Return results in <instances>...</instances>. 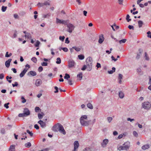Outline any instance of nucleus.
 Returning a JSON list of instances; mask_svg holds the SVG:
<instances>
[{
	"label": "nucleus",
	"instance_id": "nucleus-61",
	"mask_svg": "<svg viewBox=\"0 0 151 151\" xmlns=\"http://www.w3.org/2000/svg\"><path fill=\"white\" fill-rule=\"evenodd\" d=\"M128 27L130 29H132L133 30L134 29V27L132 25H129L128 26Z\"/></svg>",
	"mask_w": 151,
	"mask_h": 151
},
{
	"label": "nucleus",
	"instance_id": "nucleus-20",
	"mask_svg": "<svg viewBox=\"0 0 151 151\" xmlns=\"http://www.w3.org/2000/svg\"><path fill=\"white\" fill-rule=\"evenodd\" d=\"M139 27L140 28L142 27L143 24V22L141 20H139L138 22Z\"/></svg>",
	"mask_w": 151,
	"mask_h": 151
},
{
	"label": "nucleus",
	"instance_id": "nucleus-39",
	"mask_svg": "<svg viewBox=\"0 0 151 151\" xmlns=\"http://www.w3.org/2000/svg\"><path fill=\"white\" fill-rule=\"evenodd\" d=\"M130 17V16L129 14H127L126 16V19L127 22H129L130 21H131V19H129Z\"/></svg>",
	"mask_w": 151,
	"mask_h": 151
},
{
	"label": "nucleus",
	"instance_id": "nucleus-30",
	"mask_svg": "<svg viewBox=\"0 0 151 151\" xmlns=\"http://www.w3.org/2000/svg\"><path fill=\"white\" fill-rule=\"evenodd\" d=\"M126 39H123L119 41V42L120 44H122V43H124L127 41Z\"/></svg>",
	"mask_w": 151,
	"mask_h": 151
},
{
	"label": "nucleus",
	"instance_id": "nucleus-27",
	"mask_svg": "<svg viewBox=\"0 0 151 151\" xmlns=\"http://www.w3.org/2000/svg\"><path fill=\"white\" fill-rule=\"evenodd\" d=\"M27 134V133L26 132H25L24 133H22V136H23V137H24L25 138H21V139L22 140H23V139H25L26 138H27V137L26 136V135Z\"/></svg>",
	"mask_w": 151,
	"mask_h": 151
},
{
	"label": "nucleus",
	"instance_id": "nucleus-57",
	"mask_svg": "<svg viewBox=\"0 0 151 151\" xmlns=\"http://www.w3.org/2000/svg\"><path fill=\"white\" fill-rule=\"evenodd\" d=\"M12 85L13 87L17 86L18 85V83L17 82H15L14 84H12Z\"/></svg>",
	"mask_w": 151,
	"mask_h": 151
},
{
	"label": "nucleus",
	"instance_id": "nucleus-62",
	"mask_svg": "<svg viewBox=\"0 0 151 151\" xmlns=\"http://www.w3.org/2000/svg\"><path fill=\"white\" fill-rule=\"evenodd\" d=\"M34 128L37 129H38L39 128V127L37 124H35L34 125Z\"/></svg>",
	"mask_w": 151,
	"mask_h": 151
},
{
	"label": "nucleus",
	"instance_id": "nucleus-6",
	"mask_svg": "<svg viewBox=\"0 0 151 151\" xmlns=\"http://www.w3.org/2000/svg\"><path fill=\"white\" fill-rule=\"evenodd\" d=\"M58 125H59L58 130L60 132L63 133V134L64 135L65 134H66V132L63 126L59 123H58Z\"/></svg>",
	"mask_w": 151,
	"mask_h": 151
},
{
	"label": "nucleus",
	"instance_id": "nucleus-38",
	"mask_svg": "<svg viewBox=\"0 0 151 151\" xmlns=\"http://www.w3.org/2000/svg\"><path fill=\"white\" fill-rule=\"evenodd\" d=\"M70 78V75L67 73L65 74V76L64 77V78L65 79H66L67 80H68Z\"/></svg>",
	"mask_w": 151,
	"mask_h": 151
},
{
	"label": "nucleus",
	"instance_id": "nucleus-52",
	"mask_svg": "<svg viewBox=\"0 0 151 151\" xmlns=\"http://www.w3.org/2000/svg\"><path fill=\"white\" fill-rule=\"evenodd\" d=\"M112 119V118L111 117H109L107 118V120L108 122L110 123Z\"/></svg>",
	"mask_w": 151,
	"mask_h": 151
},
{
	"label": "nucleus",
	"instance_id": "nucleus-4",
	"mask_svg": "<svg viewBox=\"0 0 151 151\" xmlns=\"http://www.w3.org/2000/svg\"><path fill=\"white\" fill-rule=\"evenodd\" d=\"M142 107L145 109H149L151 107V104L149 102H145L142 103Z\"/></svg>",
	"mask_w": 151,
	"mask_h": 151
},
{
	"label": "nucleus",
	"instance_id": "nucleus-59",
	"mask_svg": "<svg viewBox=\"0 0 151 151\" xmlns=\"http://www.w3.org/2000/svg\"><path fill=\"white\" fill-rule=\"evenodd\" d=\"M50 16V15L49 14H47L46 15H43V17L44 18H49V17Z\"/></svg>",
	"mask_w": 151,
	"mask_h": 151
},
{
	"label": "nucleus",
	"instance_id": "nucleus-25",
	"mask_svg": "<svg viewBox=\"0 0 151 151\" xmlns=\"http://www.w3.org/2000/svg\"><path fill=\"white\" fill-rule=\"evenodd\" d=\"M78 58L80 60H83L84 58V56L83 55L81 54L78 56Z\"/></svg>",
	"mask_w": 151,
	"mask_h": 151
},
{
	"label": "nucleus",
	"instance_id": "nucleus-54",
	"mask_svg": "<svg viewBox=\"0 0 151 151\" xmlns=\"http://www.w3.org/2000/svg\"><path fill=\"white\" fill-rule=\"evenodd\" d=\"M43 70V68L42 67V66H40L38 68V70L39 72H41V71H42Z\"/></svg>",
	"mask_w": 151,
	"mask_h": 151
},
{
	"label": "nucleus",
	"instance_id": "nucleus-22",
	"mask_svg": "<svg viewBox=\"0 0 151 151\" xmlns=\"http://www.w3.org/2000/svg\"><path fill=\"white\" fill-rule=\"evenodd\" d=\"M82 73H79L77 75V77L78 78L79 80H81L82 78Z\"/></svg>",
	"mask_w": 151,
	"mask_h": 151
},
{
	"label": "nucleus",
	"instance_id": "nucleus-63",
	"mask_svg": "<svg viewBox=\"0 0 151 151\" xmlns=\"http://www.w3.org/2000/svg\"><path fill=\"white\" fill-rule=\"evenodd\" d=\"M44 5H49L50 4L47 1H45L44 3Z\"/></svg>",
	"mask_w": 151,
	"mask_h": 151
},
{
	"label": "nucleus",
	"instance_id": "nucleus-41",
	"mask_svg": "<svg viewBox=\"0 0 151 151\" xmlns=\"http://www.w3.org/2000/svg\"><path fill=\"white\" fill-rule=\"evenodd\" d=\"M133 134L134 136L137 137L138 136V134L136 131H133Z\"/></svg>",
	"mask_w": 151,
	"mask_h": 151
},
{
	"label": "nucleus",
	"instance_id": "nucleus-1",
	"mask_svg": "<svg viewBox=\"0 0 151 151\" xmlns=\"http://www.w3.org/2000/svg\"><path fill=\"white\" fill-rule=\"evenodd\" d=\"M87 119V116L86 115H83L80 118V122L81 125L83 126H88L91 120L86 121L85 120Z\"/></svg>",
	"mask_w": 151,
	"mask_h": 151
},
{
	"label": "nucleus",
	"instance_id": "nucleus-51",
	"mask_svg": "<svg viewBox=\"0 0 151 151\" xmlns=\"http://www.w3.org/2000/svg\"><path fill=\"white\" fill-rule=\"evenodd\" d=\"M87 66L86 65H84L83 66V67L81 69L83 70H84L87 68Z\"/></svg>",
	"mask_w": 151,
	"mask_h": 151
},
{
	"label": "nucleus",
	"instance_id": "nucleus-56",
	"mask_svg": "<svg viewBox=\"0 0 151 151\" xmlns=\"http://www.w3.org/2000/svg\"><path fill=\"white\" fill-rule=\"evenodd\" d=\"M50 149V148H47L45 149L42 150H41L40 151H48Z\"/></svg>",
	"mask_w": 151,
	"mask_h": 151
},
{
	"label": "nucleus",
	"instance_id": "nucleus-8",
	"mask_svg": "<svg viewBox=\"0 0 151 151\" xmlns=\"http://www.w3.org/2000/svg\"><path fill=\"white\" fill-rule=\"evenodd\" d=\"M109 140L107 139H105L103 140V142L101 143V147L103 148L105 147L108 143Z\"/></svg>",
	"mask_w": 151,
	"mask_h": 151
},
{
	"label": "nucleus",
	"instance_id": "nucleus-28",
	"mask_svg": "<svg viewBox=\"0 0 151 151\" xmlns=\"http://www.w3.org/2000/svg\"><path fill=\"white\" fill-rule=\"evenodd\" d=\"M144 58H145V60H147L148 61L149 60V58L146 52H145Z\"/></svg>",
	"mask_w": 151,
	"mask_h": 151
},
{
	"label": "nucleus",
	"instance_id": "nucleus-12",
	"mask_svg": "<svg viewBox=\"0 0 151 151\" xmlns=\"http://www.w3.org/2000/svg\"><path fill=\"white\" fill-rule=\"evenodd\" d=\"M38 123L40 124L41 127L42 128H44L46 127L45 123L44 122L41 120H40L38 121Z\"/></svg>",
	"mask_w": 151,
	"mask_h": 151
},
{
	"label": "nucleus",
	"instance_id": "nucleus-11",
	"mask_svg": "<svg viewBox=\"0 0 151 151\" xmlns=\"http://www.w3.org/2000/svg\"><path fill=\"white\" fill-rule=\"evenodd\" d=\"M23 112L25 115V116H27L29 115L30 114V112L27 108H25L24 109Z\"/></svg>",
	"mask_w": 151,
	"mask_h": 151
},
{
	"label": "nucleus",
	"instance_id": "nucleus-35",
	"mask_svg": "<svg viewBox=\"0 0 151 151\" xmlns=\"http://www.w3.org/2000/svg\"><path fill=\"white\" fill-rule=\"evenodd\" d=\"M31 145V143L29 142H27V143H26L25 144V146L26 147H30Z\"/></svg>",
	"mask_w": 151,
	"mask_h": 151
},
{
	"label": "nucleus",
	"instance_id": "nucleus-9",
	"mask_svg": "<svg viewBox=\"0 0 151 151\" xmlns=\"http://www.w3.org/2000/svg\"><path fill=\"white\" fill-rule=\"evenodd\" d=\"M79 146L78 142L77 141H75L74 143V150L73 151H77L76 150L78 149Z\"/></svg>",
	"mask_w": 151,
	"mask_h": 151
},
{
	"label": "nucleus",
	"instance_id": "nucleus-2",
	"mask_svg": "<svg viewBox=\"0 0 151 151\" xmlns=\"http://www.w3.org/2000/svg\"><path fill=\"white\" fill-rule=\"evenodd\" d=\"M93 60L92 58L89 57L86 60V65L87 66V70L88 71L91 70L92 68Z\"/></svg>",
	"mask_w": 151,
	"mask_h": 151
},
{
	"label": "nucleus",
	"instance_id": "nucleus-46",
	"mask_svg": "<svg viewBox=\"0 0 151 151\" xmlns=\"http://www.w3.org/2000/svg\"><path fill=\"white\" fill-rule=\"evenodd\" d=\"M124 135V136H125V135L124 134H119L118 137V139H120L123 137Z\"/></svg>",
	"mask_w": 151,
	"mask_h": 151
},
{
	"label": "nucleus",
	"instance_id": "nucleus-37",
	"mask_svg": "<svg viewBox=\"0 0 151 151\" xmlns=\"http://www.w3.org/2000/svg\"><path fill=\"white\" fill-rule=\"evenodd\" d=\"M7 8V7L6 6H2L1 7V10L3 12H5L6 10V9Z\"/></svg>",
	"mask_w": 151,
	"mask_h": 151
},
{
	"label": "nucleus",
	"instance_id": "nucleus-29",
	"mask_svg": "<svg viewBox=\"0 0 151 151\" xmlns=\"http://www.w3.org/2000/svg\"><path fill=\"white\" fill-rule=\"evenodd\" d=\"M35 111L36 112H38L41 111V109L38 107H36L35 108Z\"/></svg>",
	"mask_w": 151,
	"mask_h": 151
},
{
	"label": "nucleus",
	"instance_id": "nucleus-47",
	"mask_svg": "<svg viewBox=\"0 0 151 151\" xmlns=\"http://www.w3.org/2000/svg\"><path fill=\"white\" fill-rule=\"evenodd\" d=\"M9 104V103H7L5 104L4 105V107L6 108V109H8L9 108V106L8 105Z\"/></svg>",
	"mask_w": 151,
	"mask_h": 151
},
{
	"label": "nucleus",
	"instance_id": "nucleus-7",
	"mask_svg": "<svg viewBox=\"0 0 151 151\" xmlns=\"http://www.w3.org/2000/svg\"><path fill=\"white\" fill-rule=\"evenodd\" d=\"M68 67L69 68H72L74 67L75 63L74 61L73 60H70L68 62Z\"/></svg>",
	"mask_w": 151,
	"mask_h": 151
},
{
	"label": "nucleus",
	"instance_id": "nucleus-18",
	"mask_svg": "<svg viewBox=\"0 0 151 151\" xmlns=\"http://www.w3.org/2000/svg\"><path fill=\"white\" fill-rule=\"evenodd\" d=\"M119 96L120 98L123 99L124 97V93L121 91H120L119 92Z\"/></svg>",
	"mask_w": 151,
	"mask_h": 151
},
{
	"label": "nucleus",
	"instance_id": "nucleus-19",
	"mask_svg": "<svg viewBox=\"0 0 151 151\" xmlns=\"http://www.w3.org/2000/svg\"><path fill=\"white\" fill-rule=\"evenodd\" d=\"M149 148V145L148 144L143 145L142 147V149L144 150H145Z\"/></svg>",
	"mask_w": 151,
	"mask_h": 151
},
{
	"label": "nucleus",
	"instance_id": "nucleus-44",
	"mask_svg": "<svg viewBox=\"0 0 151 151\" xmlns=\"http://www.w3.org/2000/svg\"><path fill=\"white\" fill-rule=\"evenodd\" d=\"M15 146L14 145H12L10 146L9 150H15Z\"/></svg>",
	"mask_w": 151,
	"mask_h": 151
},
{
	"label": "nucleus",
	"instance_id": "nucleus-16",
	"mask_svg": "<svg viewBox=\"0 0 151 151\" xmlns=\"http://www.w3.org/2000/svg\"><path fill=\"white\" fill-rule=\"evenodd\" d=\"M37 74L36 72L34 71H31L28 72L27 73V75L29 76L30 75L32 76H35Z\"/></svg>",
	"mask_w": 151,
	"mask_h": 151
},
{
	"label": "nucleus",
	"instance_id": "nucleus-33",
	"mask_svg": "<svg viewBox=\"0 0 151 151\" xmlns=\"http://www.w3.org/2000/svg\"><path fill=\"white\" fill-rule=\"evenodd\" d=\"M61 62V60L60 58H57V61H56V63L58 64H59Z\"/></svg>",
	"mask_w": 151,
	"mask_h": 151
},
{
	"label": "nucleus",
	"instance_id": "nucleus-50",
	"mask_svg": "<svg viewBox=\"0 0 151 151\" xmlns=\"http://www.w3.org/2000/svg\"><path fill=\"white\" fill-rule=\"evenodd\" d=\"M147 37L151 38V32L149 31L147 32Z\"/></svg>",
	"mask_w": 151,
	"mask_h": 151
},
{
	"label": "nucleus",
	"instance_id": "nucleus-26",
	"mask_svg": "<svg viewBox=\"0 0 151 151\" xmlns=\"http://www.w3.org/2000/svg\"><path fill=\"white\" fill-rule=\"evenodd\" d=\"M73 49H75V50L77 52H79L80 51L81 48L80 47H76L74 46L72 47Z\"/></svg>",
	"mask_w": 151,
	"mask_h": 151
},
{
	"label": "nucleus",
	"instance_id": "nucleus-43",
	"mask_svg": "<svg viewBox=\"0 0 151 151\" xmlns=\"http://www.w3.org/2000/svg\"><path fill=\"white\" fill-rule=\"evenodd\" d=\"M27 132L28 133L31 137H32L33 135V133L31 132H30L29 130H27Z\"/></svg>",
	"mask_w": 151,
	"mask_h": 151
},
{
	"label": "nucleus",
	"instance_id": "nucleus-64",
	"mask_svg": "<svg viewBox=\"0 0 151 151\" xmlns=\"http://www.w3.org/2000/svg\"><path fill=\"white\" fill-rule=\"evenodd\" d=\"M1 132L2 134H4L5 132V130L4 129H2L1 130Z\"/></svg>",
	"mask_w": 151,
	"mask_h": 151
},
{
	"label": "nucleus",
	"instance_id": "nucleus-42",
	"mask_svg": "<svg viewBox=\"0 0 151 151\" xmlns=\"http://www.w3.org/2000/svg\"><path fill=\"white\" fill-rule=\"evenodd\" d=\"M68 20L65 21V20H62L61 24H65V25L67 24V23L68 22Z\"/></svg>",
	"mask_w": 151,
	"mask_h": 151
},
{
	"label": "nucleus",
	"instance_id": "nucleus-17",
	"mask_svg": "<svg viewBox=\"0 0 151 151\" xmlns=\"http://www.w3.org/2000/svg\"><path fill=\"white\" fill-rule=\"evenodd\" d=\"M58 126L59 125H58V123L54 125L52 128V130L55 132H58L59 128Z\"/></svg>",
	"mask_w": 151,
	"mask_h": 151
},
{
	"label": "nucleus",
	"instance_id": "nucleus-14",
	"mask_svg": "<svg viewBox=\"0 0 151 151\" xmlns=\"http://www.w3.org/2000/svg\"><path fill=\"white\" fill-rule=\"evenodd\" d=\"M42 81L40 79H37L36 81L35 85L37 86H40L42 83Z\"/></svg>",
	"mask_w": 151,
	"mask_h": 151
},
{
	"label": "nucleus",
	"instance_id": "nucleus-10",
	"mask_svg": "<svg viewBox=\"0 0 151 151\" xmlns=\"http://www.w3.org/2000/svg\"><path fill=\"white\" fill-rule=\"evenodd\" d=\"M28 70V69L27 68H25L21 72V73L19 74L20 77V78H22L23 77Z\"/></svg>",
	"mask_w": 151,
	"mask_h": 151
},
{
	"label": "nucleus",
	"instance_id": "nucleus-24",
	"mask_svg": "<svg viewBox=\"0 0 151 151\" xmlns=\"http://www.w3.org/2000/svg\"><path fill=\"white\" fill-rule=\"evenodd\" d=\"M25 37L26 38H27L28 39H30L31 37V35L29 33L27 32L26 33V35H25Z\"/></svg>",
	"mask_w": 151,
	"mask_h": 151
},
{
	"label": "nucleus",
	"instance_id": "nucleus-48",
	"mask_svg": "<svg viewBox=\"0 0 151 151\" xmlns=\"http://www.w3.org/2000/svg\"><path fill=\"white\" fill-rule=\"evenodd\" d=\"M40 44V42L37 40L36 43V44H35V46L36 47H38L39 46V45Z\"/></svg>",
	"mask_w": 151,
	"mask_h": 151
},
{
	"label": "nucleus",
	"instance_id": "nucleus-15",
	"mask_svg": "<svg viewBox=\"0 0 151 151\" xmlns=\"http://www.w3.org/2000/svg\"><path fill=\"white\" fill-rule=\"evenodd\" d=\"M12 60L11 59H9L7 60L6 61L5 63V65L7 68H9L10 65V63Z\"/></svg>",
	"mask_w": 151,
	"mask_h": 151
},
{
	"label": "nucleus",
	"instance_id": "nucleus-13",
	"mask_svg": "<svg viewBox=\"0 0 151 151\" xmlns=\"http://www.w3.org/2000/svg\"><path fill=\"white\" fill-rule=\"evenodd\" d=\"M104 40V38L103 35H101L99 36V43L100 44L102 43Z\"/></svg>",
	"mask_w": 151,
	"mask_h": 151
},
{
	"label": "nucleus",
	"instance_id": "nucleus-49",
	"mask_svg": "<svg viewBox=\"0 0 151 151\" xmlns=\"http://www.w3.org/2000/svg\"><path fill=\"white\" fill-rule=\"evenodd\" d=\"M61 49L65 52H67L68 50V49L66 47H62Z\"/></svg>",
	"mask_w": 151,
	"mask_h": 151
},
{
	"label": "nucleus",
	"instance_id": "nucleus-36",
	"mask_svg": "<svg viewBox=\"0 0 151 151\" xmlns=\"http://www.w3.org/2000/svg\"><path fill=\"white\" fill-rule=\"evenodd\" d=\"M62 20L59 19L58 18L56 19V23L57 24H61Z\"/></svg>",
	"mask_w": 151,
	"mask_h": 151
},
{
	"label": "nucleus",
	"instance_id": "nucleus-60",
	"mask_svg": "<svg viewBox=\"0 0 151 151\" xmlns=\"http://www.w3.org/2000/svg\"><path fill=\"white\" fill-rule=\"evenodd\" d=\"M55 89L56 90V91H54L55 93H57L58 92V88L57 86H55L54 87Z\"/></svg>",
	"mask_w": 151,
	"mask_h": 151
},
{
	"label": "nucleus",
	"instance_id": "nucleus-58",
	"mask_svg": "<svg viewBox=\"0 0 151 151\" xmlns=\"http://www.w3.org/2000/svg\"><path fill=\"white\" fill-rule=\"evenodd\" d=\"M4 77V73H1L0 74V79H2Z\"/></svg>",
	"mask_w": 151,
	"mask_h": 151
},
{
	"label": "nucleus",
	"instance_id": "nucleus-5",
	"mask_svg": "<svg viewBox=\"0 0 151 151\" xmlns=\"http://www.w3.org/2000/svg\"><path fill=\"white\" fill-rule=\"evenodd\" d=\"M67 27L68 28L67 31L70 33H71L74 30L75 27L72 24L69 23L67 24Z\"/></svg>",
	"mask_w": 151,
	"mask_h": 151
},
{
	"label": "nucleus",
	"instance_id": "nucleus-31",
	"mask_svg": "<svg viewBox=\"0 0 151 151\" xmlns=\"http://www.w3.org/2000/svg\"><path fill=\"white\" fill-rule=\"evenodd\" d=\"M88 107L91 109H93V106L92 104L90 103H88L87 104Z\"/></svg>",
	"mask_w": 151,
	"mask_h": 151
},
{
	"label": "nucleus",
	"instance_id": "nucleus-45",
	"mask_svg": "<svg viewBox=\"0 0 151 151\" xmlns=\"http://www.w3.org/2000/svg\"><path fill=\"white\" fill-rule=\"evenodd\" d=\"M31 60L34 63H36L37 62V58L35 57H34L31 58Z\"/></svg>",
	"mask_w": 151,
	"mask_h": 151
},
{
	"label": "nucleus",
	"instance_id": "nucleus-3",
	"mask_svg": "<svg viewBox=\"0 0 151 151\" xmlns=\"http://www.w3.org/2000/svg\"><path fill=\"white\" fill-rule=\"evenodd\" d=\"M129 147V143L128 142H126L124 143L122 146H120L118 148L119 150H127Z\"/></svg>",
	"mask_w": 151,
	"mask_h": 151
},
{
	"label": "nucleus",
	"instance_id": "nucleus-21",
	"mask_svg": "<svg viewBox=\"0 0 151 151\" xmlns=\"http://www.w3.org/2000/svg\"><path fill=\"white\" fill-rule=\"evenodd\" d=\"M44 116V113L42 112L41 114L38 113V117L39 119H42Z\"/></svg>",
	"mask_w": 151,
	"mask_h": 151
},
{
	"label": "nucleus",
	"instance_id": "nucleus-55",
	"mask_svg": "<svg viewBox=\"0 0 151 151\" xmlns=\"http://www.w3.org/2000/svg\"><path fill=\"white\" fill-rule=\"evenodd\" d=\"M41 65L42 66H46L47 65V63L43 62L41 63Z\"/></svg>",
	"mask_w": 151,
	"mask_h": 151
},
{
	"label": "nucleus",
	"instance_id": "nucleus-40",
	"mask_svg": "<svg viewBox=\"0 0 151 151\" xmlns=\"http://www.w3.org/2000/svg\"><path fill=\"white\" fill-rule=\"evenodd\" d=\"M65 38V37L64 36H59V40H60L62 41H64Z\"/></svg>",
	"mask_w": 151,
	"mask_h": 151
},
{
	"label": "nucleus",
	"instance_id": "nucleus-32",
	"mask_svg": "<svg viewBox=\"0 0 151 151\" xmlns=\"http://www.w3.org/2000/svg\"><path fill=\"white\" fill-rule=\"evenodd\" d=\"M18 116L19 117H24L25 116H25V114L23 112L22 113L19 114L18 115Z\"/></svg>",
	"mask_w": 151,
	"mask_h": 151
},
{
	"label": "nucleus",
	"instance_id": "nucleus-23",
	"mask_svg": "<svg viewBox=\"0 0 151 151\" xmlns=\"http://www.w3.org/2000/svg\"><path fill=\"white\" fill-rule=\"evenodd\" d=\"M112 70L108 71V73L109 74H112L115 71L116 68L114 67H113L112 68Z\"/></svg>",
	"mask_w": 151,
	"mask_h": 151
},
{
	"label": "nucleus",
	"instance_id": "nucleus-53",
	"mask_svg": "<svg viewBox=\"0 0 151 151\" xmlns=\"http://www.w3.org/2000/svg\"><path fill=\"white\" fill-rule=\"evenodd\" d=\"M122 78L123 75L121 74H119L118 76V79L119 80H122Z\"/></svg>",
	"mask_w": 151,
	"mask_h": 151
},
{
	"label": "nucleus",
	"instance_id": "nucleus-34",
	"mask_svg": "<svg viewBox=\"0 0 151 151\" xmlns=\"http://www.w3.org/2000/svg\"><path fill=\"white\" fill-rule=\"evenodd\" d=\"M21 99L22 100V101L21 102L22 103H25L26 101V99L24 98V96H22L21 97Z\"/></svg>",
	"mask_w": 151,
	"mask_h": 151
}]
</instances>
